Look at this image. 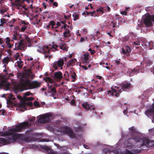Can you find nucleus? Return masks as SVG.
Returning a JSON list of instances; mask_svg holds the SVG:
<instances>
[{
	"label": "nucleus",
	"mask_w": 154,
	"mask_h": 154,
	"mask_svg": "<svg viewBox=\"0 0 154 154\" xmlns=\"http://www.w3.org/2000/svg\"><path fill=\"white\" fill-rule=\"evenodd\" d=\"M145 113L148 117L153 118L154 116V103L152 104L151 107L149 109L145 111Z\"/></svg>",
	"instance_id": "nucleus-13"
},
{
	"label": "nucleus",
	"mask_w": 154,
	"mask_h": 154,
	"mask_svg": "<svg viewBox=\"0 0 154 154\" xmlns=\"http://www.w3.org/2000/svg\"><path fill=\"white\" fill-rule=\"evenodd\" d=\"M42 149H44L47 152H48L50 154H52L53 152L51 151L50 148L48 146H42L41 147Z\"/></svg>",
	"instance_id": "nucleus-24"
},
{
	"label": "nucleus",
	"mask_w": 154,
	"mask_h": 154,
	"mask_svg": "<svg viewBox=\"0 0 154 154\" xmlns=\"http://www.w3.org/2000/svg\"><path fill=\"white\" fill-rule=\"evenodd\" d=\"M66 133L68 134L69 136L71 138H73L75 137L76 136L75 134L70 128H67L66 130Z\"/></svg>",
	"instance_id": "nucleus-22"
},
{
	"label": "nucleus",
	"mask_w": 154,
	"mask_h": 154,
	"mask_svg": "<svg viewBox=\"0 0 154 154\" xmlns=\"http://www.w3.org/2000/svg\"><path fill=\"white\" fill-rule=\"evenodd\" d=\"M82 105L84 108H85L86 109H89L90 105L87 102L82 103Z\"/></svg>",
	"instance_id": "nucleus-33"
},
{
	"label": "nucleus",
	"mask_w": 154,
	"mask_h": 154,
	"mask_svg": "<svg viewBox=\"0 0 154 154\" xmlns=\"http://www.w3.org/2000/svg\"><path fill=\"white\" fill-rule=\"evenodd\" d=\"M121 14L123 15H127V12L126 11H123L121 12Z\"/></svg>",
	"instance_id": "nucleus-54"
},
{
	"label": "nucleus",
	"mask_w": 154,
	"mask_h": 154,
	"mask_svg": "<svg viewBox=\"0 0 154 154\" xmlns=\"http://www.w3.org/2000/svg\"><path fill=\"white\" fill-rule=\"evenodd\" d=\"M84 34H86L88 32V30L86 29H84L82 30Z\"/></svg>",
	"instance_id": "nucleus-61"
},
{
	"label": "nucleus",
	"mask_w": 154,
	"mask_h": 154,
	"mask_svg": "<svg viewBox=\"0 0 154 154\" xmlns=\"http://www.w3.org/2000/svg\"><path fill=\"white\" fill-rule=\"evenodd\" d=\"M143 140L142 143H140L141 146H146L149 147L154 145V141L153 140L150 141L149 139H143Z\"/></svg>",
	"instance_id": "nucleus-11"
},
{
	"label": "nucleus",
	"mask_w": 154,
	"mask_h": 154,
	"mask_svg": "<svg viewBox=\"0 0 154 154\" xmlns=\"http://www.w3.org/2000/svg\"><path fill=\"white\" fill-rule=\"evenodd\" d=\"M13 96L12 95H11L9 97V99L11 100H14L16 99V98L14 97H13Z\"/></svg>",
	"instance_id": "nucleus-63"
},
{
	"label": "nucleus",
	"mask_w": 154,
	"mask_h": 154,
	"mask_svg": "<svg viewBox=\"0 0 154 154\" xmlns=\"http://www.w3.org/2000/svg\"><path fill=\"white\" fill-rule=\"evenodd\" d=\"M20 57V54L19 53H17L15 55V60H17Z\"/></svg>",
	"instance_id": "nucleus-46"
},
{
	"label": "nucleus",
	"mask_w": 154,
	"mask_h": 154,
	"mask_svg": "<svg viewBox=\"0 0 154 154\" xmlns=\"http://www.w3.org/2000/svg\"><path fill=\"white\" fill-rule=\"evenodd\" d=\"M52 116V115L51 113L45 114L39 117L38 122L41 124L49 122L51 120V118Z\"/></svg>",
	"instance_id": "nucleus-7"
},
{
	"label": "nucleus",
	"mask_w": 154,
	"mask_h": 154,
	"mask_svg": "<svg viewBox=\"0 0 154 154\" xmlns=\"http://www.w3.org/2000/svg\"><path fill=\"white\" fill-rule=\"evenodd\" d=\"M72 16L74 17L73 20L74 21H76L78 20L79 17V15L78 14H72Z\"/></svg>",
	"instance_id": "nucleus-35"
},
{
	"label": "nucleus",
	"mask_w": 154,
	"mask_h": 154,
	"mask_svg": "<svg viewBox=\"0 0 154 154\" xmlns=\"http://www.w3.org/2000/svg\"><path fill=\"white\" fill-rule=\"evenodd\" d=\"M132 151L135 153H138L140 152L141 150L139 149H135Z\"/></svg>",
	"instance_id": "nucleus-51"
},
{
	"label": "nucleus",
	"mask_w": 154,
	"mask_h": 154,
	"mask_svg": "<svg viewBox=\"0 0 154 154\" xmlns=\"http://www.w3.org/2000/svg\"><path fill=\"white\" fill-rule=\"evenodd\" d=\"M58 45L55 44L54 42L53 43V45L51 47L49 48L48 46H44L42 50L43 53L45 54V57L46 58H48L50 59L51 58L52 56V55H49L51 51H59Z\"/></svg>",
	"instance_id": "nucleus-4"
},
{
	"label": "nucleus",
	"mask_w": 154,
	"mask_h": 154,
	"mask_svg": "<svg viewBox=\"0 0 154 154\" xmlns=\"http://www.w3.org/2000/svg\"><path fill=\"white\" fill-rule=\"evenodd\" d=\"M53 5L54 6L56 7H57L58 5V4L56 2H54L53 3Z\"/></svg>",
	"instance_id": "nucleus-62"
},
{
	"label": "nucleus",
	"mask_w": 154,
	"mask_h": 154,
	"mask_svg": "<svg viewBox=\"0 0 154 154\" xmlns=\"http://www.w3.org/2000/svg\"><path fill=\"white\" fill-rule=\"evenodd\" d=\"M7 10L5 9H2L0 11V13L1 14H4L5 12H6Z\"/></svg>",
	"instance_id": "nucleus-58"
},
{
	"label": "nucleus",
	"mask_w": 154,
	"mask_h": 154,
	"mask_svg": "<svg viewBox=\"0 0 154 154\" xmlns=\"http://www.w3.org/2000/svg\"><path fill=\"white\" fill-rule=\"evenodd\" d=\"M5 43L7 45H8L9 43H10V39L9 38H6L5 39Z\"/></svg>",
	"instance_id": "nucleus-43"
},
{
	"label": "nucleus",
	"mask_w": 154,
	"mask_h": 154,
	"mask_svg": "<svg viewBox=\"0 0 154 154\" xmlns=\"http://www.w3.org/2000/svg\"><path fill=\"white\" fill-rule=\"evenodd\" d=\"M132 137L128 138L127 141H125V144H126V147L131 146L137 143H142L143 138H140L139 134L132 135Z\"/></svg>",
	"instance_id": "nucleus-6"
},
{
	"label": "nucleus",
	"mask_w": 154,
	"mask_h": 154,
	"mask_svg": "<svg viewBox=\"0 0 154 154\" xmlns=\"http://www.w3.org/2000/svg\"><path fill=\"white\" fill-rule=\"evenodd\" d=\"M9 58L8 57H6L4 58L3 60V62L4 63H8L9 60Z\"/></svg>",
	"instance_id": "nucleus-37"
},
{
	"label": "nucleus",
	"mask_w": 154,
	"mask_h": 154,
	"mask_svg": "<svg viewBox=\"0 0 154 154\" xmlns=\"http://www.w3.org/2000/svg\"><path fill=\"white\" fill-rule=\"evenodd\" d=\"M83 57H82V61L83 63H89V59L90 57L89 53H87L86 54H84L83 55Z\"/></svg>",
	"instance_id": "nucleus-16"
},
{
	"label": "nucleus",
	"mask_w": 154,
	"mask_h": 154,
	"mask_svg": "<svg viewBox=\"0 0 154 154\" xmlns=\"http://www.w3.org/2000/svg\"><path fill=\"white\" fill-rule=\"evenodd\" d=\"M15 133L17 140H22L26 142L35 140V138L33 137L35 136V134L33 133L32 131L31 130L26 131L25 134H18L16 132Z\"/></svg>",
	"instance_id": "nucleus-3"
},
{
	"label": "nucleus",
	"mask_w": 154,
	"mask_h": 154,
	"mask_svg": "<svg viewBox=\"0 0 154 154\" xmlns=\"http://www.w3.org/2000/svg\"><path fill=\"white\" fill-rule=\"evenodd\" d=\"M7 104H11L12 103V102L11 100L9 99L7 101Z\"/></svg>",
	"instance_id": "nucleus-56"
},
{
	"label": "nucleus",
	"mask_w": 154,
	"mask_h": 154,
	"mask_svg": "<svg viewBox=\"0 0 154 154\" xmlns=\"http://www.w3.org/2000/svg\"><path fill=\"white\" fill-rule=\"evenodd\" d=\"M26 48V43L23 39L20 40L18 43L15 44V48L14 50H21L25 51Z\"/></svg>",
	"instance_id": "nucleus-8"
},
{
	"label": "nucleus",
	"mask_w": 154,
	"mask_h": 154,
	"mask_svg": "<svg viewBox=\"0 0 154 154\" xmlns=\"http://www.w3.org/2000/svg\"><path fill=\"white\" fill-rule=\"evenodd\" d=\"M41 83L37 81L31 82L27 77H24L21 79L19 83L14 86L15 90L17 91L20 90L32 89L39 87Z\"/></svg>",
	"instance_id": "nucleus-2"
},
{
	"label": "nucleus",
	"mask_w": 154,
	"mask_h": 154,
	"mask_svg": "<svg viewBox=\"0 0 154 154\" xmlns=\"http://www.w3.org/2000/svg\"><path fill=\"white\" fill-rule=\"evenodd\" d=\"M143 26V24L141 23H140V24H138L137 25V26H136V29H139L140 28H141Z\"/></svg>",
	"instance_id": "nucleus-45"
},
{
	"label": "nucleus",
	"mask_w": 154,
	"mask_h": 154,
	"mask_svg": "<svg viewBox=\"0 0 154 154\" xmlns=\"http://www.w3.org/2000/svg\"><path fill=\"white\" fill-rule=\"evenodd\" d=\"M76 76L77 75L75 72H73L71 73V79H72V82H75V81Z\"/></svg>",
	"instance_id": "nucleus-29"
},
{
	"label": "nucleus",
	"mask_w": 154,
	"mask_h": 154,
	"mask_svg": "<svg viewBox=\"0 0 154 154\" xmlns=\"http://www.w3.org/2000/svg\"><path fill=\"white\" fill-rule=\"evenodd\" d=\"M76 61V60L75 59H71L67 62V65L68 66H72Z\"/></svg>",
	"instance_id": "nucleus-26"
},
{
	"label": "nucleus",
	"mask_w": 154,
	"mask_h": 154,
	"mask_svg": "<svg viewBox=\"0 0 154 154\" xmlns=\"http://www.w3.org/2000/svg\"><path fill=\"white\" fill-rule=\"evenodd\" d=\"M71 15L70 14L69 15L66 16L64 15V18L66 19H69V18L71 17Z\"/></svg>",
	"instance_id": "nucleus-59"
},
{
	"label": "nucleus",
	"mask_w": 154,
	"mask_h": 154,
	"mask_svg": "<svg viewBox=\"0 0 154 154\" xmlns=\"http://www.w3.org/2000/svg\"><path fill=\"white\" fill-rule=\"evenodd\" d=\"M88 51H90L91 52V54L92 55H93V54L95 53V51L94 50H92L91 48H90Z\"/></svg>",
	"instance_id": "nucleus-50"
},
{
	"label": "nucleus",
	"mask_w": 154,
	"mask_h": 154,
	"mask_svg": "<svg viewBox=\"0 0 154 154\" xmlns=\"http://www.w3.org/2000/svg\"><path fill=\"white\" fill-rule=\"evenodd\" d=\"M152 22H154V14L149 15Z\"/></svg>",
	"instance_id": "nucleus-48"
},
{
	"label": "nucleus",
	"mask_w": 154,
	"mask_h": 154,
	"mask_svg": "<svg viewBox=\"0 0 154 154\" xmlns=\"http://www.w3.org/2000/svg\"><path fill=\"white\" fill-rule=\"evenodd\" d=\"M61 25L60 23L59 22H57V23H56V25L55 26V29H56L58 28Z\"/></svg>",
	"instance_id": "nucleus-47"
},
{
	"label": "nucleus",
	"mask_w": 154,
	"mask_h": 154,
	"mask_svg": "<svg viewBox=\"0 0 154 154\" xmlns=\"http://www.w3.org/2000/svg\"><path fill=\"white\" fill-rule=\"evenodd\" d=\"M56 93L57 91L56 90V88H55V87H53L51 88L50 89V91H49V93Z\"/></svg>",
	"instance_id": "nucleus-38"
},
{
	"label": "nucleus",
	"mask_w": 154,
	"mask_h": 154,
	"mask_svg": "<svg viewBox=\"0 0 154 154\" xmlns=\"http://www.w3.org/2000/svg\"><path fill=\"white\" fill-rule=\"evenodd\" d=\"M63 35L65 38H67L68 37H70L71 36V34L70 33V32H64L63 33Z\"/></svg>",
	"instance_id": "nucleus-32"
},
{
	"label": "nucleus",
	"mask_w": 154,
	"mask_h": 154,
	"mask_svg": "<svg viewBox=\"0 0 154 154\" xmlns=\"http://www.w3.org/2000/svg\"><path fill=\"white\" fill-rule=\"evenodd\" d=\"M62 75L63 74L60 71L56 72L54 74V78L55 79L60 81L63 78Z\"/></svg>",
	"instance_id": "nucleus-19"
},
{
	"label": "nucleus",
	"mask_w": 154,
	"mask_h": 154,
	"mask_svg": "<svg viewBox=\"0 0 154 154\" xmlns=\"http://www.w3.org/2000/svg\"><path fill=\"white\" fill-rule=\"evenodd\" d=\"M80 66L83 69H85V70L88 69V68L87 67L84 65H81V64L80 65Z\"/></svg>",
	"instance_id": "nucleus-57"
},
{
	"label": "nucleus",
	"mask_w": 154,
	"mask_h": 154,
	"mask_svg": "<svg viewBox=\"0 0 154 154\" xmlns=\"http://www.w3.org/2000/svg\"><path fill=\"white\" fill-rule=\"evenodd\" d=\"M44 80L47 83L48 82L49 83L51 84L53 83V80L50 77H47L45 78H44Z\"/></svg>",
	"instance_id": "nucleus-28"
},
{
	"label": "nucleus",
	"mask_w": 154,
	"mask_h": 154,
	"mask_svg": "<svg viewBox=\"0 0 154 154\" xmlns=\"http://www.w3.org/2000/svg\"><path fill=\"white\" fill-rule=\"evenodd\" d=\"M34 98L33 97H30L28 98H26V100L27 101H32L34 100Z\"/></svg>",
	"instance_id": "nucleus-49"
},
{
	"label": "nucleus",
	"mask_w": 154,
	"mask_h": 154,
	"mask_svg": "<svg viewBox=\"0 0 154 154\" xmlns=\"http://www.w3.org/2000/svg\"><path fill=\"white\" fill-rule=\"evenodd\" d=\"M27 41V42L28 45H29V46L30 47L31 45V41L32 40L30 39L28 36L26 35H25V38H24Z\"/></svg>",
	"instance_id": "nucleus-27"
},
{
	"label": "nucleus",
	"mask_w": 154,
	"mask_h": 154,
	"mask_svg": "<svg viewBox=\"0 0 154 154\" xmlns=\"http://www.w3.org/2000/svg\"><path fill=\"white\" fill-rule=\"evenodd\" d=\"M1 23H5L6 22V20L4 18H2L0 20Z\"/></svg>",
	"instance_id": "nucleus-55"
},
{
	"label": "nucleus",
	"mask_w": 154,
	"mask_h": 154,
	"mask_svg": "<svg viewBox=\"0 0 154 154\" xmlns=\"http://www.w3.org/2000/svg\"><path fill=\"white\" fill-rule=\"evenodd\" d=\"M35 119V117H31L29 119V122H24L22 123H23L24 122H26L27 124V126H26L25 127H24L23 128L21 129V131H22V130L26 128L30 127L32 125V123L34 122Z\"/></svg>",
	"instance_id": "nucleus-21"
},
{
	"label": "nucleus",
	"mask_w": 154,
	"mask_h": 154,
	"mask_svg": "<svg viewBox=\"0 0 154 154\" xmlns=\"http://www.w3.org/2000/svg\"><path fill=\"white\" fill-rule=\"evenodd\" d=\"M144 23L146 27H150L153 25L149 15H147L144 20Z\"/></svg>",
	"instance_id": "nucleus-15"
},
{
	"label": "nucleus",
	"mask_w": 154,
	"mask_h": 154,
	"mask_svg": "<svg viewBox=\"0 0 154 154\" xmlns=\"http://www.w3.org/2000/svg\"><path fill=\"white\" fill-rule=\"evenodd\" d=\"M64 64L63 60L60 58L58 61H55L52 64V66L55 70H56L58 69V67H62Z\"/></svg>",
	"instance_id": "nucleus-12"
},
{
	"label": "nucleus",
	"mask_w": 154,
	"mask_h": 154,
	"mask_svg": "<svg viewBox=\"0 0 154 154\" xmlns=\"http://www.w3.org/2000/svg\"><path fill=\"white\" fill-rule=\"evenodd\" d=\"M12 75H13L12 73L9 74V76L7 77L5 75H0V88H2L6 91L9 90L10 88V84L7 81V80L10 76Z\"/></svg>",
	"instance_id": "nucleus-5"
},
{
	"label": "nucleus",
	"mask_w": 154,
	"mask_h": 154,
	"mask_svg": "<svg viewBox=\"0 0 154 154\" xmlns=\"http://www.w3.org/2000/svg\"><path fill=\"white\" fill-rule=\"evenodd\" d=\"M49 25H50L51 27V28L50 29H55V27L56 25V23L55 21H51L49 23Z\"/></svg>",
	"instance_id": "nucleus-30"
},
{
	"label": "nucleus",
	"mask_w": 154,
	"mask_h": 154,
	"mask_svg": "<svg viewBox=\"0 0 154 154\" xmlns=\"http://www.w3.org/2000/svg\"><path fill=\"white\" fill-rule=\"evenodd\" d=\"M21 24H23V26H27L29 24V23L27 22H25L24 20H21L20 21Z\"/></svg>",
	"instance_id": "nucleus-41"
},
{
	"label": "nucleus",
	"mask_w": 154,
	"mask_h": 154,
	"mask_svg": "<svg viewBox=\"0 0 154 154\" xmlns=\"http://www.w3.org/2000/svg\"><path fill=\"white\" fill-rule=\"evenodd\" d=\"M30 92L29 91H28V92H26L24 94V95L25 96H29L30 95Z\"/></svg>",
	"instance_id": "nucleus-64"
},
{
	"label": "nucleus",
	"mask_w": 154,
	"mask_h": 154,
	"mask_svg": "<svg viewBox=\"0 0 154 154\" xmlns=\"http://www.w3.org/2000/svg\"><path fill=\"white\" fill-rule=\"evenodd\" d=\"M133 45L136 48H138V46L140 45V42H134Z\"/></svg>",
	"instance_id": "nucleus-36"
},
{
	"label": "nucleus",
	"mask_w": 154,
	"mask_h": 154,
	"mask_svg": "<svg viewBox=\"0 0 154 154\" xmlns=\"http://www.w3.org/2000/svg\"><path fill=\"white\" fill-rule=\"evenodd\" d=\"M27 27V26L23 25L20 29V31L21 32H24L26 30Z\"/></svg>",
	"instance_id": "nucleus-40"
},
{
	"label": "nucleus",
	"mask_w": 154,
	"mask_h": 154,
	"mask_svg": "<svg viewBox=\"0 0 154 154\" xmlns=\"http://www.w3.org/2000/svg\"><path fill=\"white\" fill-rule=\"evenodd\" d=\"M125 154H134L133 153L131 152L130 150L126 149L125 151Z\"/></svg>",
	"instance_id": "nucleus-44"
},
{
	"label": "nucleus",
	"mask_w": 154,
	"mask_h": 154,
	"mask_svg": "<svg viewBox=\"0 0 154 154\" xmlns=\"http://www.w3.org/2000/svg\"><path fill=\"white\" fill-rule=\"evenodd\" d=\"M15 2H16L14 5L17 7L18 6H20L21 4L19 3L20 0H15Z\"/></svg>",
	"instance_id": "nucleus-39"
},
{
	"label": "nucleus",
	"mask_w": 154,
	"mask_h": 154,
	"mask_svg": "<svg viewBox=\"0 0 154 154\" xmlns=\"http://www.w3.org/2000/svg\"><path fill=\"white\" fill-rule=\"evenodd\" d=\"M97 11H100L101 12L102 14H103V8L100 7V8H98L97 10Z\"/></svg>",
	"instance_id": "nucleus-52"
},
{
	"label": "nucleus",
	"mask_w": 154,
	"mask_h": 154,
	"mask_svg": "<svg viewBox=\"0 0 154 154\" xmlns=\"http://www.w3.org/2000/svg\"><path fill=\"white\" fill-rule=\"evenodd\" d=\"M111 89L112 92L110 91H108V94H111L112 96L115 95L116 97L119 96L120 94L122 92V91L121 89H119V88L116 86H112L111 87Z\"/></svg>",
	"instance_id": "nucleus-9"
},
{
	"label": "nucleus",
	"mask_w": 154,
	"mask_h": 154,
	"mask_svg": "<svg viewBox=\"0 0 154 154\" xmlns=\"http://www.w3.org/2000/svg\"><path fill=\"white\" fill-rule=\"evenodd\" d=\"M58 48L63 51H67L68 50V47L67 44L64 42H62L59 44Z\"/></svg>",
	"instance_id": "nucleus-18"
},
{
	"label": "nucleus",
	"mask_w": 154,
	"mask_h": 154,
	"mask_svg": "<svg viewBox=\"0 0 154 154\" xmlns=\"http://www.w3.org/2000/svg\"><path fill=\"white\" fill-rule=\"evenodd\" d=\"M129 129L131 131L130 133L132 135H135L136 134H139L136 131V129L134 127H132L129 128Z\"/></svg>",
	"instance_id": "nucleus-25"
},
{
	"label": "nucleus",
	"mask_w": 154,
	"mask_h": 154,
	"mask_svg": "<svg viewBox=\"0 0 154 154\" xmlns=\"http://www.w3.org/2000/svg\"><path fill=\"white\" fill-rule=\"evenodd\" d=\"M19 60L17 61V62L18 66L20 68H22L23 67V65L22 63L23 62L21 60V58H19Z\"/></svg>",
	"instance_id": "nucleus-31"
},
{
	"label": "nucleus",
	"mask_w": 154,
	"mask_h": 154,
	"mask_svg": "<svg viewBox=\"0 0 154 154\" xmlns=\"http://www.w3.org/2000/svg\"><path fill=\"white\" fill-rule=\"evenodd\" d=\"M131 51V48L128 46H125L122 48V52L126 56H128Z\"/></svg>",
	"instance_id": "nucleus-17"
},
{
	"label": "nucleus",
	"mask_w": 154,
	"mask_h": 154,
	"mask_svg": "<svg viewBox=\"0 0 154 154\" xmlns=\"http://www.w3.org/2000/svg\"><path fill=\"white\" fill-rule=\"evenodd\" d=\"M120 61H121L120 59H119L118 60H115V63H116V64L117 65H119L120 64Z\"/></svg>",
	"instance_id": "nucleus-53"
},
{
	"label": "nucleus",
	"mask_w": 154,
	"mask_h": 154,
	"mask_svg": "<svg viewBox=\"0 0 154 154\" xmlns=\"http://www.w3.org/2000/svg\"><path fill=\"white\" fill-rule=\"evenodd\" d=\"M121 88L125 91L129 90L132 87V85L130 82L124 81L120 85Z\"/></svg>",
	"instance_id": "nucleus-10"
},
{
	"label": "nucleus",
	"mask_w": 154,
	"mask_h": 154,
	"mask_svg": "<svg viewBox=\"0 0 154 154\" xmlns=\"http://www.w3.org/2000/svg\"><path fill=\"white\" fill-rule=\"evenodd\" d=\"M146 63L147 64V66H149L152 64V60L149 59H146L145 60Z\"/></svg>",
	"instance_id": "nucleus-34"
},
{
	"label": "nucleus",
	"mask_w": 154,
	"mask_h": 154,
	"mask_svg": "<svg viewBox=\"0 0 154 154\" xmlns=\"http://www.w3.org/2000/svg\"><path fill=\"white\" fill-rule=\"evenodd\" d=\"M27 124L26 122L23 123H20L16 125L15 128H11L8 129V131L0 132V135L4 137H8L11 136V137H8L7 139L4 138H0V142L4 145L10 144L11 143H14L17 140L15 133L20 132L22 128L27 126Z\"/></svg>",
	"instance_id": "nucleus-1"
},
{
	"label": "nucleus",
	"mask_w": 154,
	"mask_h": 154,
	"mask_svg": "<svg viewBox=\"0 0 154 154\" xmlns=\"http://www.w3.org/2000/svg\"><path fill=\"white\" fill-rule=\"evenodd\" d=\"M127 59L130 61L137 60V59L136 54H129L128 56Z\"/></svg>",
	"instance_id": "nucleus-20"
},
{
	"label": "nucleus",
	"mask_w": 154,
	"mask_h": 154,
	"mask_svg": "<svg viewBox=\"0 0 154 154\" xmlns=\"http://www.w3.org/2000/svg\"><path fill=\"white\" fill-rule=\"evenodd\" d=\"M128 72L130 76H133L135 75H136L138 73V70L135 68L133 69H128Z\"/></svg>",
	"instance_id": "nucleus-23"
},
{
	"label": "nucleus",
	"mask_w": 154,
	"mask_h": 154,
	"mask_svg": "<svg viewBox=\"0 0 154 154\" xmlns=\"http://www.w3.org/2000/svg\"><path fill=\"white\" fill-rule=\"evenodd\" d=\"M87 38L86 37L85 38L84 37H82L80 39V41L81 42H82L85 40V39H87Z\"/></svg>",
	"instance_id": "nucleus-60"
},
{
	"label": "nucleus",
	"mask_w": 154,
	"mask_h": 154,
	"mask_svg": "<svg viewBox=\"0 0 154 154\" xmlns=\"http://www.w3.org/2000/svg\"><path fill=\"white\" fill-rule=\"evenodd\" d=\"M27 105L31 107L32 106H33L32 102L29 101L26 103L23 102L21 103L20 105V110H23V111H24L25 110H26L27 109L26 108V107Z\"/></svg>",
	"instance_id": "nucleus-14"
},
{
	"label": "nucleus",
	"mask_w": 154,
	"mask_h": 154,
	"mask_svg": "<svg viewBox=\"0 0 154 154\" xmlns=\"http://www.w3.org/2000/svg\"><path fill=\"white\" fill-rule=\"evenodd\" d=\"M34 106L36 107H40V104L37 101H35L33 103Z\"/></svg>",
	"instance_id": "nucleus-42"
}]
</instances>
